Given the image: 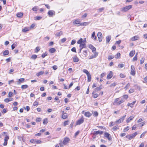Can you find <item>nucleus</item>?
I'll return each instance as SVG.
<instances>
[{"mask_svg":"<svg viewBox=\"0 0 147 147\" xmlns=\"http://www.w3.org/2000/svg\"><path fill=\"white\" fill-rule=\"evenodd\" d=\"M132 7V5H129L125 6V7L121 9V11L123 12H126L128 10L131 8Z\"/></svg>","mask_w":147,"mask_h":147,"instance_id":"f257e3e1","label":"nucleus"},{"mask_svg":"<svg viewBox=\"0 0 147 147\" xmlns=\"http://www.w3.org/2000/svg\"><path fill=\"white\" fill-rule=\"evenodd\" d=\"M126 117V115H125L124 116H123L122 117L120 118L118 120H117L115 121V122L116 124H117L121 122H122L124 119Z\"/></svg>","mask_w":147,"mask_h":147,"instance_id":"f03ea898","label":"nucleus"},{"mask_svg":"<svg viewBox=\"0 0 147 147\" xmlns=\"http://www.w3.org/2000/svg\"><path fill=\"white\" fill-rule=\"evenodd\" d=\"M84 118L82 117L80 119L78 120L76 122V125H80L83 123L84 121Z\"/></svg>","mask_w":147,"mask_h":147,"instance_id":"7ed1b4c3","label":"nucleus"},{"mask_svg":"<svg viewBox=\"0 0 147 147\" xmlns=\"http://www.w3.org/2000/svg\"><path fill=\"white\" fill-rule=\"evenodd\" d=\"M70 139L68 137H65L64 138L63 140V144L65 145L69 143V142L70 141Z\"/></svg>","mask_w":147,"mask_h":147,"instance_id":"20e7f679","label":"nucleus"},{"mask_svg":"<svg viewBox=\"0 0 147 147\" xmlns=\"http://www.w3.org/2000/svg\"><path fill=\"white\" fill-rule=\"evenodd\" d=\"M136 71L134 65H132L131 67V70L130 74L131 75L134 76L135 74Z\"/></svg>","mask_w":147,"mask_h":147,"instance_id":"39448f33","label":"nucleus"},{"mask_svg":"<svg viewBox=\"0 0 147 147\" xmlns=\"http://www.w3.org/2000/svg\"><path fill=\"white\" fill-rule=\"evenodd\" d=\"M55 12L54 11L49 10L48 12V14L50 17H52L53 15H55Z\"/></svg>","mask_w":147,"mask_h":147,"instance_id":"423d86ee","label":"nucleus"},{"mask_svg":"<svg viewBox=\"0 0 147 147\" xmlns=\"http://www.w3.org/2000/svg\"><path fill=\"white\" fill-rule=\"evenodd\" d=\"M105 136L109 140H111L112 138L110 134L108 133L105 132L104 134Z\"/></svg>","mask_w":147,"mask_h":147,"instance_id":"0eeeda50","label":"nucleus"},{"mask_svg":"<svg viewBox=\"0 0 147 147\" xmlns=\"http://www.w3.org/2000/svg\"><path fill=\"white\" fill-rule=\"evenodd\" d=\"M140 38V37L139 36H135L132 37L131 39L132 41H134L139 39Z\"/></svg>","mask_w":147,"mask_h":147,"instance_id":"6e6552de","label":"nucleus"},{"mask_svg":"<svg viewBox=\"0 0 147 147\" xmlns=\"http://www.w3.org/2000/svg\"><path fill=\"white\" fill-rule=\"evenodd\" d=\"M103 131H95L93 133V134L94 135H96L98 134L101 135L103 133Z\"/></svg>","mask_w":147,"mask_h":147,"instance_id":"1a4fd4ad","label":"nucleus"},{"mask_svg":"<svg viewBox=\"0 0 147 147\" xmlns=\"http://www.w3.org/2000/svg\"><path fill=\"white\" fill-rule=\"evenodd\" d=\"M113 76V72L112 71H110L109 73L107 75V78L108 79H111Z\"/></svg>","mask_w":147,"mask_h":147,"instance_id":"9d476101","label":"nucleus"},{"mask_svg":"<svg viewBox=\"0 0 147 147\" xmlns=\"http://www.w3.org/2000/svg\"><path fill=\"white\" fill-rule=\"evenodd\" d=\"M13 100V98H7L4 99V101L7 103L9 102V101H12Z\"/></svg>","mask_w":147,"mask_h":147,"instance_id":"9b49d317","label":"nucleus"},{"mask_svg":"<svg viewBox=\"0 0 147 147\" xmlns=\"http://www.w3.org/2000/svg\"><path fill=\"white\" fill-rule=\"evenodd\" d=\"M25 79L24 78H21L19 79L17 82L18 84H20V83L23 82H24Z\"/></svg>","mask_w":147,"mask_h":147,"instance_id":"f8f14e48","label":"nucleus"},{"mask_svg":"<svg viewBox=\"0 0 147 147\" xmlns=\"http://www.w3.org/2000/svg\"><path fill=\"white\" fill-rule=\"evenodd\" d=\"M136 101H133L132 103H129L127 104V105L128 106H130L131 108L133 107V106L135 103Z\"/></svg>","mask_w":147,"mask_h":147,"instance_id":"ddd939ff","label":"nucleus"},{"mask_svg":"<svg viewBox=\"0 0 147 147\" xmlns=\"http://www.w3.org/2000/svg\"><path fill=\"white\" fill-rule=\"evenodd\" d=\"M134 116H132L130 117H129L126 120V122L127 123L129 122L131 120H132L134 118Z\"/></svg>","mask_w":147,"mask_h":147,"instance_id":"4468645a","label":"nucleus"},{"mask_svg":"<svg viewBox=\"0 0 147 147\" xmlns=\"http://www.w3.org/2000/svg\"><path fill=\"white\" fill-rule=\"evenodd\" d=\"M84 115L86 117H89L91 116L92 114L89 112H86L85 113Z\"/></svg>","mask_w":147,"mask_h":147,"instance_id":"2eb2a0df","label":"nucleus"},{"mask_svg":"<svg viewBox=\"0 0 147 147\" xmlns=\"http://www.w3.org/2000/svg\"><path fill=\"white\" fill-rule=\"evenodd\" d=\"M9 53V52L8 50H6L3 52V55L5 56L8 55Z\"/></svg>","mask_w":147,"mask_h":147,"instance_id":"dca6fc26","label":"nucleus"},{"mask_svg":"<svg viewBox=\"0 0 147 147\" xmlns=\"http://www.w3.org/2000/svg\"><path fill=\"white\" fill-rule=\"evenodd\" d=\"M63 34V32L61 31L59 32H57L55 34V36H60Z\"/></svg>","mask_w":147,"mask_h":147,"instance_id":"f3484780","label":"nucleus"},{"mask_svg":"<svg viewBox=\"0 0 147 147\" xmlns=\"http://www.w3.org/2000/svg\"><path fill=\"white\" fill-rule=\"evenodd\" d=\"M62 113H63L62 116V118L63 119H65L67 118L68 117V115L66 113H64V111H63L62 112Z\"/></svg>","mask_w":147,"mask_h":147,"instance_id":"a211bd4d","label":"nucleus"},{"mask_svg":"<svg viewBox=\"0 0 147 147\" xmlns=\"http://www.w3.org/2000/svg\"><path fill=\"white\" fill-rule=\"evenodd\" d=\"M73 60L74 62H77L79 61V59L76 56L73 57Z\"/></svg>","mask_w":147,"mask_h":147,"instance_id":"6ab92c4d","label":"nucleus"},{"mask_svg":"<svg viewBox=\"0 0 147 147\" xmlns=\"http://www.w3.org/2000/svg\"><path fill=\"white\" fill-rule=\"evenodd\" d=\"M111 39V36L109 35L107 36L106 38V41L107 43L109 42L110 41Z\"/></svg>","mask_w":147,"mask_h":147,"instance_id":"aec40b11","label":"nucleus"},{"mask_svg":"<svg viewBox=\"0 0 147 147\" xmlns=\"http://www.w3.org/2000/svg\"><path fill=\"white\" fill-rule=\"evenodd\" d=\"M119 100V98H116L115 100V101L114 102H113V104L114 105H117V102H118V100Z\"/></svg>","mask_w":147,"mask_h":147,"instance_id":"412c9836","label":"nucleus"},{"mask_svg":"<svg viewBox=\"0 0 147 147\" xmlns=\"http://www.w3.org/2000/svg\"><path fill=\"white\" fill-rule=\"evenodd\" d=\"M87 76L88 77V82H90L91 80V75L89 74H88L87 75Z\"/></svg>","mask_w":147,"mask_h":147,"instance_id":"4be33fe9","label":"nucleus"},{"mask_svg":"<svg viewBox=\"0 0 147 147\" xmlns=\"http://www.w3.org/2000/svg\"><path fill=\"white\" fill-rule=\"evenodd\" d=\"M135 53V51L132 50L130 52L129 55L131 57H133Z\"/></svg>","mask_w":147,"mask_h":147,"instance_id":"5701e85b","label":"nucleus"},{"mask_svg":"<svg viewBox=\"0 0 147 147\" xmlns=\"http://www.w3.org/2000/svg\"><path fill=\"white\" fill-rule=\"evenodd\" d=\"M89 23L88 22H84L80 24V26H86L89 24Z\"/></svg>","mask_w":147,"mask_h":147,"instance_id":"b1692460","label":"nucleus"},{"mask_svg":"<svg viewBox=\"0 0 147 147\" xmlns=\"http://www.w3.org/2000/svg\"><path fill=\"white\" fill-rule=\"evenodd\" d=\"M102 89V87L101 85V86H100L99 87H97L95 88V90H94V91H95L94 92H96L98 91H99V90H100L101 89Z\"/></svg>","mask_w":147,"mask_h":147,"instance_id":"393cba45","label":"nucleus"},{"mask_svg":"<svg viewBox=\"0 0 147 147\" xmlns=\"http://www.w3.org/2000/svg\"><path fill=\"white\" fill-rule=\"evenodd\" d=\"M23 15V13H18L17 14V16L19 18H21L22 16Z\"/></svg>","mask_w":147,"mask_h":147,"instance_id":"a878e982","label":"nucleus"},{"mask_svg":"<svg viewBox=\"0 0 147 147\" xmlns=\"http://www.w3.org/2000/svg\"><path fill=\"white\" fill-rule=\"evenodd\" d=\"M28 87V86L27 85H22L21 86V88L23 89H25L27 88Z\"/></svg>","mask_w":147,"mask_h":147,"instance_id":"bb28decb","label":"nucleus"},{"mask_svg":"<svg viewBox=\"0 0 147 147\" xmlns=\"http://www.w3.org/2000/svg\"><path fill=\"white\" fill-rule=\"evenodd\" d=\"M80 47L81 48V50H82L83 48H85L86 47L85 44H80Z\"/></svg>","mask_w":147,"mask_h":147,"instance_id":"cd10ccee","label":"nucleus"},{"mask_svg":"<svg viewBox=\"0 0 147 147\" xmlns=\"http://www.w3.org/2000/svg\"><path fill=\"white\" fill-rule=\"evenodd\" d=\"M94 92V91H93L92 93V94H93V98H96L98 97V94H94V93L95 92Z\"/></svg>","mask_w":147,"mask_h":147,"instance_id":"c85d7f7f","label":"nucleus"},{"mask_svg":"<svg viewBox=\"0 0 147 147\" xmlns=\"http://www.w3.org/2000/svg\"><path fill=\"white\" fill-rule=\"evenodd\" d=\"M56 50L54 48H52L49 50L50 52L53 53H54L55 51Z\"/></svg>","mask_w":147,"mask_h":147,"instance_id":"c756f323","label":"nucleus"},{"mask_svg":"<svg viewBox=\"0 0 147 147\" xmlns=\"http://www.w3.org/2000/svg\"><path fill=\"white\" fill-rule=\"evenodd\" d=\"M73 23L75 24H80V22L79 20H76L74 21L73 22Z\"/></svg>","mask_w":147,"mask_h":147,"instance_id":"7c9ffc66","label":"nucleus"},{"mask_svg":"<svg viewBox=\"0 0 147 147\" xmlns=\"http://www.w3.org/2000/svg\"><path fill=\"white\" fill-rule=\"evenodd\" d=\"M17 46L16 43H14L11 46V48L12 50H13Z\"/></svg>","mask_w":147,"mask_h":147,"instance_id":"2f4dec72","label":"nucleus"},{"mask_svg":"<svg viewBox=\"0 0 147 147\" xmlns=\"http://www.w3.org/2000/svg\"><path fill=\"white\" fill-rule=\"evenodd\" d=\"M125 100L123 99H121L118 102H117V105H119L123 103L124 102Z\"/></svg>","mask_w":147,"mask_h":147,"instance_id":"473e14b6","label":"nucleus"},{"mask_svg":"<svg viewBox=\"0 0 147 147\" xmlns=\"http://www.w3.org/2000/svg\"><path fill=\"white\" fill-rule=\"evenodd\" d=\"M30 142L34 143V144H36L37 143V141L36 140L32 139L30 140Z\"/></svg>","mask_w":147,"mask_h":147,"instance_id":"72a5a7b5","label":"nucleus"},{"mask_svg":"<svg viewBox=\"0 0 147 147\" xmlns=\"http://www.w3.org/2000/svg\"><path fill=\"white\" fill-rule=\"evenodd\" d=\"M83 42V39L82 38H81L80 40H79L77 42V43L78 44H81L82 42Z\"/></svg>","mask_w":147,"mask_h":147,"instance_id":"f704fd0d","label":"nucleus"},{"mask_svg":"<svg viewBox=\"0 0 147 147\" xmlns=\"http://www.w3.org/2000/svg\"><path fill=\"white\" fill-rule=\"evenodd\" d=\"M105 9L104 7H101L99 8L98 9V12H102L104 9Z\"/></svg>","mask_w":147,"mask_h":147,"instance_id":"c9c22d12","label":"nucleus"},{"mask_svg":"<svg viewBox=\"0 0 147 147\" xmlns=\"http://www.w3.org/2000/svg\"><path fill=\"white\" fill-rule=\"evenodd\" d=\"M47 123H48V121H47V119H44L43 120V124H45Z\"/></svg>","mask_w":147,"mask_h":147,"instance_id":"e433bc0d","label":"nucleus"},{"mask_svg":"<svg viewBox=\"0 0 147 147\" xmlns=\"http://www.w3.org/2000/svg\"><path fill=\"white\" fill-rule=\"evenodd\" d=\"M44 73V71H41L37 73V76H39L40 75H42Z\"/></svg>","mask_w":147,"mask_h":147,"instance_id":"4c0bfd02","label":"nucleus"},{"mask_svg":"<svg viewBox=\"0 0 147 147\" xmlns=\"http://www.w3.org/2000/svg\"><path fill=\"white\" fill-rule=\"evenodd\" d=\"M29 30V29H28V28H27V27H25L24 29L22 30V31L23 32H26L27 31H28Z\"/></svg>","mask_w":147,"mask_h":147,"instance_id":"58836bf2","label":"nucleus"},{"mask_svg":"<svg viewBox=\"0 0 147 147\" xmlns=\"http://www.w3.org/2000/svg\"><path fill=\"white\" fill-rule=\"evenodd\" d=\"M137 134V132H136L134 133V134H133L131 135V136L132 137V138H133Z\"/></svg>","mask_w":147,"mask_h":147,"instance_id":"ea45409f","label":"nucleus"},{"mask_svg":"<svg viewBox=\"0 0 147 147\" xmlns=\"http://www.w3.org/2000/svg\"><path fill=\"white\" fill-rule=\"evenodd\" d=\"M83 72L86 73V75H87V74H89V72L86 69H84L83 70Z\"/></svg>","mask_w":147,"mask_h":147,"instance_id":"a19ab883","label":"nucleus"},{"mask_svg":"<svg viewBox=\"0 0 147 147\" xmlns=\"http://www.w3.org/2000/svg\"><path fill=\"white\" fill-rule=\"evenodd\" d=\"M102 34L101 32H98L97 34V36L98 37H102Z\"/></svg>","mask_w":147,"mask_h":147,"instance_id":"79ce46f5","label":"nucleus"},{"mask_svg":"<svg viewBox=\"0 0 147 147\" xmlns=\"http://www.w3.org/2000/svg\"><path fill=\"white\" fill-rule=\"evenodd\" d=\"M120 56V54L119 53H117L116 55H115V58H119Z\"/></svg>","mask_w":147,"mask_h":147,"instance_id":"37998d69","label":"nucleus"},{"mask_svg":"<svg viewBox=\"0 0 147 147\" xmlns=\"http://www.w3.org/2000/svg\"><path fill=\"white\" fill-rule=\"evenodd\" d=\"M128 97V96L127 95L125 94L123 96V99H127Z\"/></svg>","mask_w":147,"mask_h":147,"instance_id":"c03bdc74","label":"nucleus"},{"mask_svg":"<svg viewBox=\"0 0 147 147\" xmlns=\"http://www.w3.org/2000/svg\"><path fill=\"white\" fill-rule=\"evenodd\" d=\"M144 59L143 58H142L140 60V63L141 64H142L144 63Z\"/></svg>","mask_w":147,"mask_h":147,"instance_id":"a18cd8bd","label":"nucleus"},{"mask_svg":"<svg viewBox=\"0 0 147 147\" xmlns=\"http://www.w3.org/2000/svg\"><path fill=\"white\" fill-rule=\"evenodd\" d=\"M116 124V123H115V122H111L110 123V126H113L115 124Z\"/></svg>","mask_w":147,"mask_h":147,"instance_id":"49530a36","label":"nucleus"},{"mask_svg":"<svg viewBox=\"0 0 147 147\" xmlns=\"http://www.w3.org/2000/svg\"><path fill=\"white\" fill-rule=\"evenodd\" d=\"M37 58V55H32L31 58L33 59H36Z\"/></svg>","mask_w":147,"mask_h":147,"instance_id":"de8ad7c7","label":"nucleus"},{"mask_svg":"<svg viewBox=\"0 0 147 147\" xmlns=\"http://www.w3.org/2000/svg\"><path fill=\"white\" fill-rule=\"evenodd\" d=\"M13 95V93L12 92H9L8 93V96L9 97H11Z\"/></svg>","mask_w":147,"mask_h":147,"instance_id":"09e8293b","label":"nucleus"},{"mask_svg":"<svg viewBox=\"0 0 147 147\" xmlns=\"http://www.w3.org/2000/svg\"><path fill=\"white\" fill-rule=\"evenodd\" d=\"M117 85L116 83L114 82L110 86L111 87H114Z\"/></svg>","mask_w":147,"mask_h":147,"instance_id":"8fccbe9b","label":"nucleus"},{"mask_svg":"<svg viewBox=\"0 0 147 147\" xmlns=\"http://www.w3.org/2000/svg\"><path fill=\"white\" fill-rule=\"evenodd\" d=\"M47 54L46 53H43L42 55V58H44L46 56H47Z\"/></svg>","mask_w":147,"mask_h":147,"instance_id":"3c124183","label":"nucleus"},{"mask_svg":"<svg viewBox=\"0 0 147 147\" xmlns=\"http://www.w3.org/2000/svg\"><path fill=\"white\" fill-rule=\"evenodd\" d=\"M114 57L113 56H111V55H109L108 56V59L109 60H111V59L114 58Z\"/></svg>","mask_w":147,"mask_h":147,"instance_id":"603ef678","label":"nucleus"},{"mask_svg":"<svg viewBox=\"0 0 147 147\" xmlns=\"http://www.w3.org/2000/svg\"><path fill=\"white\" fill-rule=\"evenodd\" d=\"M66 40V38H63L61 40V42L63 43L65 42Z\"/></svg>","mask_w":147,"mask_h":147,"instance_id":"864d4df0","label":"nucleus"},{"mask_svg":"<svg viewBox=\"0 0 147 147\" xmlns=\"http://www.w3.org/2000/svg\"><path fill=\"white\" fill-rule=\"evenodd\" d=\"M119 128V127L118 125H116L113 127L114 130L115 131L116 130L118 129Z\"/></svg>","mask_w":147,"mask_h":147,"instance_id":"5fc2aeb1","label":"nucleus"},{"mask_svg":"<svg viewBox=\"0 0 147 147\" xmlns=\"http://www.w3.org/2000/svg\"><path fill=\"white\" fill-rule=\"evenodd\" d=\"M93 114H94V116L96 117L98 115V113L96 111L94 112Z\"/></svg>","mask_w":147,"mask_h":147,"instance_id":"6e6d98bb","label":"nucleus"},{"mask_svg":"<svg viewBox=\"0 0 147 147\" xmlns=\"http://www.w3.org/2000/svg\"><path fill=\"white\" fill-rule=\"evenodd\" d=\"M137 56H136V55L135 57L133 59V61H134L137 60Z\"/></svg>","mask_w":147,"mask_h":147,"instance_id":"4d7b16f0","label":"nucleus"},{"mask_svg":"<svg viewBox=\"0 0 147 147\" xmlns=\"http://www.w3.org/2000/svg\"><path fill=\"white\" fill-rule=\"evenodd\" d=\"M126 137L129 139V140H131L132 138V137L131 135H128L126 136Z\"/></svg>","mask_w":147,"mask_h":147,"instance_id":"13d9d810","label":"nucleus"},{"mask_svg":"<svg viewBox=\"0 0 147 147\" xmlns=\"http://www.w3.org/2000/svg\"><path fill=\"white\" fill-rule=\"evenodd\" d=\"M118 66L120 68L123 67L124 66V64L121 63L118 65Z\"/></svg>","mask_w":147,"mask_h":147,"instance_id":"bf43d9fd","label":"nucleus"},{"mask_svg":"<svg viewBox=\"0 0 147 147\" xmlns=\"http://www.w3.org/2000/svg\"><path fill=\"white\" fill-rule=\"evenodd\" d=\"M71 51L73 52H74L76 53V49L75 47H74L72 48L71 49Z\"/></svg>","mask_w":147,"mask_h":147,"instance_id":"052dcab7","label":"nucleus"},{"mask_svg":"<svg viewBox=\"0 0 147 147\" xmlns=\"http://www.w3.org/2000/svg\"><path fill=\"white\" fill-rule=\"evenodd\" d=\"M94 54L93 55H94V57H95V58L97 56L98 54V53L96 52H94Z\"/></svg>","mask_w":147,"mask_h":147,"instance_id":"680f3d73","label":"nucleus"},{"mask_svg":"<svg viewBox=\"0 0 147 147\" xmlns=\"http://www.w3.org/2000/svg\"><path fill=\"white\" fill-rule=\"evenodd\" d=\"M76 42V41L75 40H72L71 43V45H73L75 44Z\"/></svg>","mask_w":147,"mask_h":147,"instance_id":"e2e57ef3","label":"nucleus"},{"mask_svg":"<svg viewBox=\"0 0 147 147\" xmlns=\"http://www.w3.org/2000/svg\"><path fill=\"white\" fill-rule=\"evenodd\" d=\"M120 76L121 78H124L125 77V76L124 75V74H120Z\"/></svg>","mask_w":147,"mask_h":147,"instance_id":"0e129e2a","label":"nucleus"},{"mask_svg":"<svg viewBox=\"0 0 147 147\" xmlns=\"http://www.w3.org/2000/svg\"><path fill=\"white\" fill-rule=\"evenodd\" d=\"M7 141L4 140V142L3 144V145L4 146H6L7 145Z\"/></svg>","mask_w":147,"mask_h":147,"instance_id":"69168bd1","label":"nucleus"},{"mask_svg":"<svg viewBox=\"0 0 147 147\" xmlns=\"http://www.w3.org/2000/svg\"><path fill=\"white\" fill-rule=\"evenodd\" d=\"M144 38L146 39H147V34H145L143 35Z\"/></svg>","mask_w":147,"mask_h":147,"instance_id":"338daca9","label":"nucleus"},{"mask_svg":"<svg viewBox=\"0 0 147 147\" xmlns=\"http://www.w3.org/2000/svg\"><path fill=\"white\" fill-rule=\"evenodd\" d=\"M144 146V143H142L141 144L139 147H143Z\"/></svg>","mask_w":147,"mask_h":147,"instance_id":"774afa93","label":"nucleus"}]
</instances>
